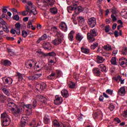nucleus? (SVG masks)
I'll list each match as a JSON object with an SVG mask.
<instances>
[{"label": "nucleus", "mask_w": 127, "mask_h": 127, "mask_svg": "<svg viewBox=\"0 0 127 127\" xmlns=\"http://www.w3.org/2000/svg\"><path fill=\"white\" fill-rule=\"evenodd\" d=\"M126 93H127V92L126 91V88L125 86L122 87L118 90V94L119 95H120V96H125Z\"/></svg>", "instance_id": "nucleus-14"}, {"label": "nucleus", "mask_w": 127, "mask_h": 127, "mask_svg": "<svg viewBox=\"0 0 127 127\" xmlns=\"http://www.w3.org/2000/svg\"><path fill=\"white\" fill-rule=\"evenodd\" d=\"M56 76V73L54 72V71H52V73L48 76L49 79H52L51 77H55Z\"/></svg>", "instance_id": "nucleus-52"}, {"label": "nucleus", "mask_w": 127, "mask_h": 127, "mask_svg": "<svg viewBox=\"0 0 127 127\" xmlns=\"http://www.w3.org/2000/svg\"><path fill=\"white\" fill-rule=\"evenodd\" d=\"M121 65L122 67H126V66H127V60L122 61L121 63Z\"/></svg>", "instance_id": "nucleus-43"}, {"label": "nucleus", "mask_w": 127, "mask_h": 127, "mask_svg": "<svg viewBox=\"0 0 127 127\" xmlns=\"http://www.w3.org/2000/svg\"><path fill=\"white\" fill-rule=\"evenodd\" d=\"M23 77H24V75H23L22 74L18 72H16V78L18 79V81H19V82L23 80Z\"/></svg>", "instance_id": "nucleus-20"}, {"label": "nucleus", "mask_w": 127, "mask_h": 127, "mask_svg": "<svg viewBox=\"0 0 127 127\" xmlns=\"http://www.w3.org/2000/svg\"><path fill=\"white\" fill-rule=\"evenodd\" d=\"M27 4V5L25 6V8L28 7V8L29 9V11L30 12L33 13L34 15H36V14L37 13V10H36V9L35 8V6L33 5V3H32L31 1H28Z\"/></svg>", "instance_id": "nucleus-5"}, {"label": "nucleus", "mask_w": 127, "mask_h": 127, "mask_svg": "<svg viewBox=\"0 0 127 127\" xmlns=\"http://www.w3.org/2000/svg\"><path fill=\"white\" fill-rule=\"evenodd\" d=\"M63 102V99L62 97H60L59 95H56L55 97V100L54 101L55 105H61Z\"/></svg>", "instance_id": "nucleus-8"}, {"label": "nucleus", "mask_w": 127, "mask_h": 127, "mask_svg": "<svg viewBox=\"0 0 127 127\" xmlns=\"http://www.w3.org/2000/svg\"><path fill=\"white\" fill-rule=\"evenodd\" d=\"M0 23L2 24V27L4 31L6 33L8 32V29H7V27L6 26V22L1 18H0Z\"/></svg>", "instance_id": "nucleus-10"}, {"label": "nucleus", "mask_w": 127, "mask_h": 127, "mask_svg": "<svg viewBox=\"0 0 127 127\" xmlns=\"http://www.w3.org/2000/svg\"><path fill=\"white\" fill-rule=\"evenodd\" d=\"M98 67L99 68V70H101V72H107V67L105 64H101L98 66Z\"/></svg>", "instance_id": "nucleus-23"}, {"label": "nucleus", "mask_w": 127, "mask_h": 127, "mask_svg": "<svg viewBox=\"0 0 127 127\" xmlns=\"http://www.w3.org/2000/svg\"><path fill=\"white\" fill-rule=\"evenodd\" d=\"M38 63L37 65L36 64V66L38 68H41V69H39L40 71V70H42V69H43V67H44V66H43V63L42 62H38Z\"/></svg>", "instance_id": "nucleus-31"}, {"label": "nucleus", "mask_w": 127, "mask_h": 127, "mask_svg": "<svg viewBox=\"0 0 127 127\" xmlns=\"http://www.w3.org/2000/svg\"><path fill=\"white\" fill-rule=\"evenodd\" d=\"M122 54L123 55H127V48H124L122 50Z\"/></svg>", "instance_id": "nucleus-53"}, {"label": "nucleus", "mask_w": 127, "mask_h": 127, "mask_svg": "<svg viewBox=\"0 0 127 127\" xmlns=\"http://www.w3.org/2000/svg\"><path fill=\"white\" fill-rule=\"evenodd\" d=\"M47 2L45 3V5H44V7L48 8L49 7H51V6L54 5V0H47Z\"/></svg>", "instance_id": "nucleus-11"}, {"label": "nucleus", "mask_w": 127, "mask_h": 127, "mask_svg": "<svg viewBox=\"0 0 127 127\" xmlns=\"http://www.w3.org/2000/svg\"><path fill=\"white\" fill-rule=\"evenodd\" d=\"M81 51L82 53H85V54H89V53H90V50L83 47L81 48Z\"/></svg>", "instance_id": "nucleus-30"}, {"label": "nucleus", "mask_w": 127, "mask_h": 127, "mask_svg": "<svg viewBox=\"0 0 127 127\" xmlns=\"http://www.w3.org/2000/svg\"><path fill=\"white\" fill-rule=\"evenodd\" d=\"M93 117L95 120L97 119H100L102 117V114H100L99 113H95L93 114Z\"/></svg>", "instance_id": "nucleus-35"}, {"label": "nucleus", "mask_w": 127, "mask_h": 127, "mask_svg": "<svg viewBox=\"0 0 127 127\" xmlns=\"http://www.w3.org/2000/svg\"><path fill=\"white\" fill-rule=\"evenodd\" d=\"M74 34H75V32H74V31H71L69 33L68 38L69 40H70V41H73L74 39V36L73 35Z\"/></svg>", "instance_id": "nucleus-27"}, {"label": "nucleus", "mask_w": 127, "mask_h": 127, "mask_svg": "<svg viewBox=\"0 0 127 127\" xmlns=\"http://www.w3.org/2000/svg\"><path fill=\"white\" fill-rule=\"evenodd\" d=\"M67 11L69 12V13H71L72 12V10H75V8L72 6H69L67 7Z\"/></svg>", "instance_id": "nucleus-44"}, {"label": "nucleus", "mask_w": 127, "mask_h": 127, "mask_svg": "<svg viewBox=\"0 0 127 127\" xmlns=\"http://www.w3.org/2000/svg\"><path fill=\"white\" fill-rule=\"evenodd\" d=\"M5 100H6V97L4 96L3 94H0V102L1 103H4Z\"/></svg>", "instance_id": "nucleus-36"}, {"label": "nucleus", "mask_w": 127, "mask_h": 127, "mask_svg": "<svg viewBox=\"0 0 127 127\" xmlns=\"http://www.w3.org/2000/svg\"><path fill=\"white\" fill-rule=\"evenodd\" d=\"M123 117L124 118H127V110L124 111Z\"/></svg>", "instance_id": "nucleus-64"}, {"label": "nucleus", "mask_w": 127, "mask_h": 127, "mask_svg": "<svg viewBox=\"0 0 127 127\" xmlns=\"http://www.w3.org/2000/svg\"><path fill=\"white\" fill-rule=\"evenodd\" d=\"M68 87L70 89H75V87H76V83H75V82H70L68 85Z\"/></svg>", "instance_id": "nucleus-39"}, {"label": "nucleus", "mask_w": 127, "mask_h": 127, "mask_svg": "<svg viewBox=\"0 0 127 127\" xmlns=\"http://www.w3.org/2000/svg\"><path fill=\"white\" fill-rule=\"evenodd\" d=\"M87 23L89 25L90 27L93 28V27H95L96 26L97 21L96 20L95 17H91L88 19Z\"/></svg>", "instance_id": "nucleus-7"}, {"label": "nucleus", "mask_w": 127, "mask_h": 127, "mask_svg": "<svg viewBox=\"0 0 127 127\" xmlns=\"http://www.w3.org/2000/svg\"><path fill=\"white\" fill-rule=\"evenodd\" d=\"M104 49L107 51H111L112 50V47L111 46H104Z\"/></svg>", "instance_id": "nucleus-51"}, {"label": "nucleus", "mask_w": 127, "mask_h": 127, "mask_svg": "<svg viewBox=\"0 0 127 127\" xmlns=\"http://www.w3.org/2000/svg\"><path fill=\"white\" fill-rule=\"evenodd\" d=\"M40 38V39H41L42 40H45V39H47V35L46 34H44Z\"/></svg>", "instance_id": "nucleus-56"}, {"label": "nucleus", "mask_w": 127, "mask_h": 127, "mask_svg": "<svg viewBox=\"0 0 127 127\" xmlns=\"http://www.w3.org/2000/svg\"><path fill=\"white\" fill-rule=\"evenodd\" d=\"M113 90L112 89H107L106 90L107 94H108V95H113Z\"/></svg>", "instance_id": "nucleus-58"}, {"label": "nucleus", "mask_w": 127, "mask_h": 127, "mask_svg": "<svg viewBox=\"0 0 127 127\" xmlns=\"http://www.w3.org/2000/svg\"><path fill=\"white\" fill-rule=\"evenodd\" d=\"M110 10H111V12L113 14H116L117 13V12L118 11V10L117 9V8L113 6L110 9Z\"/></svg>", "instance_id": "nucleus-38"}, {"label": "nucleus", "mask_w": 127, "mask_h": 127, "mask_svg": "<svg viewBox=\"0 0 127 127\" xmlns=\"http://www.w3.org/2000/svg\"><path fill=\"white\" fill-rule=\"evenodd\" d=\"M83 38H84V37H83L82 34L80 33H78L77 34H76L75 37L76 40L79 42L81 41Z\"/></svg>", "instance_id": "nucleus-28"}, {"label": "nucleus", "mask_w": 127, "mask_h": 127, "mask_svg": "<svg viewBox=\"0 0 127 127\" xmlns=\"http://www.w3.org/2000/svg\"><path fill=\"white\" fill-rule=\"evenodd\" d=\"M7 106L11 108V113L14 116V117H19V116L21 115L22 108L21 106H16V105L13 102H8Z\"/></svg>", "instance_id": "nucleus-1"}, {"label": "nucleus", "mask_w": 127, "mask_h": 127, "mask_svg": "<svg viewBox=\"0 0 127 127\" xmlns=\"http://www.w3.org/2000/svg\"><path fill=\"white\" fill-rule=\"evenodd\" d=\"M59 28L60 29L63 30V31H64V32H66L67 30H68V28L67 27V25L66 24V23L64 22H62L59 26Z\"/></svg>", "instance_id": "nucleus-12"}, {"label": "nucleus", "mask_w": 127, "mask_h": 127, "mask_svg": "<svg viewBox=\"0 0 127 127\" xmlns=\"http://www.w3.org/2000/svg\"><path fill=\"white\" fill-rule=\"evenodd\" d=\"M56 35V36H58V38H59V37H61V39H62V38L64 37V35L61 33V32H60V31H59L58 33Z\"/></svg>", "instance_id": "nucleus-50"}, {"label": "nucleus", "mask_w": 127, "mask_h": 127, "mask_svg": "<svg viewBox=\"0 0 127 127\" xmlns=\"http://www.w3.org/2000/svg\"><path fill=\"white\" fill-rule=\"evenodd\" d=\"M30 127H38V123L36 121L34 120L30 124Z\"/></svg>", "instance_id": "nucleus-37"}, {"label": "nucleus", "mask_w": 127, "mask_h": 127, "mask_svg": "<svg viewBox=\"0 0 127 127\" xmlns=\"http://www.w3.org/2000/svg\"><path fill=\"white\" fill-rule=\"evenodd\" d=\"M27 35H28V34L27 33V32H26V31L25 30H23L22 32V36H23V37H26V36H27Z\"/></svg>", "instance_id": "nucleus-54"}, {"label": "nucleus", "mask_w": 127, "mask_h": 127, "mask_svg": "<svg viewBox=\"0 0 127 127\" xmlns=\"http://www.w3.org/2000/svg\"><path fill=\"white\" fill-rule=\"evenodd\" d=\"M25 9V10H24L21 12H19L20 14H21L23 16H26L27 14H28V13H30V14H31V12L29 11V9L28 7H26Z\"/></svg>", "instance_id": "nucleus-18"}, {"label": "nucleus", "mask_w": 127, "mask_h": 127, "mask_svg": "<svg viewBox=\"0 0 127 127\" xmlns=\"http://www.w3.org/2000/svg\"><path fill=\"white\" fill-rule=\"evenodd\" d=\"M84 9H85V8H83L81 6H79L74 8V11L75 13L72 15L73 17L71 19L72 21H73L74 24H77V21H76V17L75 16H76L77 14H79L80 12H82V11H83Z\"/></svg>", "instance_id": "nucleus-4"}, {"label": "nucleus", "mask_w": 127, "mask_h": 127, "mask_svg": "<svg viewBox=\"0 0 127 127\" xmlns=\"http://www.w3.org/2000/svg\"><path fill=\"white\" fill-rule=\"evenodd\" d=\"M54 127H69V123H59L57 120H54L53 122Z\"/></svg>", "instance_id": "nucleus-6"}, {"label": "nucleus", "mask_w": 127, "mask_h": 127, "mask_svg": "<svg viewBox=\"0 0 127 127\" xmlns=\"http://www.w3.org/2000/svg\"><path fill=\"white\" fill-rule=\"evenodd\" d=\"M109 110H110V111H111V112H113V110H115V105H114V104L111 103V104L109 105Z\"/></svg>", "instance_id": "nucleus-49"}, {"label": "nucleus", "mask_w": 127, "mask_h": 127, "mask_svg": "<svg viewBox=\"0 0 127 127\" xmlns=\"http://www.w3.org/2000/svg\"><path fill=\"white\" fill-rule=\"evenodd\" d=\"M116 81H119V82H121V84H124V81H125V80L124 79L123 80L121 76H118L116 78Z\"/></svg>", "instance_id": "nucleus-47"}, {"label": "nucleus", "mask_w": 127, "mask_h": 127, "mask_svg": "<svg viewBox=\"0 0 127 127\" xmlns=\"http://www.w3.org/2000/svg\"><path fill=\"white\" fill-rule=\"evenodd\" d=\"M37 5H38L39 7H40L42 4V2H41L42 1V0H37Z\"/></svg>", "instance_id": "nucleus-55"}, {"label": "nucleus", "mask_w": 127, "mask_h": 127, "mask_svg": "<svg viewBox=\"0 0 127 127\" xmlns=\"http://www.w3.org/2000/svg\"><path fill=\"white\" fill-rule=\"evenodd\" d=\"M3 65L6 66H10L11 65V62L8 61V60H5L3 62Z\"/></svg>", "instance_id": "nucleus-34"}, {"label": "nucleus", "mask_w": 127, "mask_h": 127, "mask_svg": "<svg viewBox=\"0 0 127 127\" xmlns=\"http://www.w3.org/2000/svg\"><path fill=\"white\" fill-rule=\"evenodd\" d=\"M37 104V102L36 101V100H34L33 101V104H27L25 105V107L27 108V109H29V110H31L32 108H35L36 107V105Z\"/></svg>", "instance_id": "nucleus-16"}, {"label": "nucleus", "mask_w": 127, "mask_h": 127, "mask_svg": "<svg viewBox=\"0 0 127 127\" xmlns=\"http://www.w3.org/2000/svg\"><path fill=\"white\" fill-rule=\"evenodd\" d=\"M54 45H59L62 42V39L58 38L52 41Z\"/></svg>", "instance_id": "nucleus-21"}, {"label": "nucleus", "mask_w": 127, "mask_h": 127, "mask_svg": "<svg viewBox=\"0 0 127 127\" xmlns=\"http://www.w3.org/2000/svg\"><path fill=\"white\" fill-rule=\"evenodd\" d=\"M98 45H99V44L98 43H96L95 44L92 45L90 47V48L92 50H94V49H96V48H97Z\"/></svg>", "instance_id": "nucleus-48"}, {"label": "nucleus", "mask_w": 127, "mask_h": 127, "mask_svg": "<svg viewBox=\"0 0 127 127\" xmlns=\"http://www.w3.org/2000/svg\"><path fill=\"white\" fill-rule=\"evenodd\" d=\"M52 30L54 32V33H56V35H57V34L59 33V30L57 29V27H53L52 28Z\"/></svg>", "instance_id": "nucleus-40"}, {"label": "nucleus", "mask_w": 127, "mask_h": 127, "mask_svg": "<svg viewBox=\"0 0 127 127\" xmlns=\"http://www.w3.org/2000/svg\"><path fill=\"white\" fill-rule=\"evenodd\" d=\"M105 30L106 32H109V31H110V26L108 25V26H105Z\"/></svg>", "instance_id": "nucleus-63"}, {"label": "nucleus", "mask_w": 127, "mask_h": 127, "mask_svg": "<svg viewBox=\"0 0 127 127\" xmlns=\"http://www.w3.org/2000/svg\"><path fill=\"white\" fill-rule=\"evenodd\" d=\"M1 89L3 92V93L6 95V96H10V93H9V91L8 90H7V88H6V86H3L1 87Z\"/></svg>", "instance_id": "nucleus-25"}, {"label": "nucleus", "mask_w": 127, "mask_h": 127, "mask_svg": "<svg viewBox=\"0 0 127 127\" xmlns=\"http://www.w3.org/2000/svg\"><path fill=\"white\" fill-rule=\"evenodd\" d=\"M97 31H98L97 29H93L87 33V39L90 42H94V41L96 40L94 37L98 35Z\"/></svg>", "instance_id": "nucleus-3"}, {"label": "nucleus", "mask_w": 127, "mask_h": 127, "mask_svg": "<svg viewBox=\"0 0 127 127\" xmlns=\"http://www.w3.org/2000/svg\"><path fill=\"white\" fill-rule=\"evenodd\" d=\"M27 125V122L26 121H21V122L20 123V127H24Z\"/></svg>", "instance_id": "nucleus-45"}, {"label": "nucleus", "mask_w": 127, "mask_h": 127, "mask_svg": "<svg viewBox=\"0 0 127 127\" xmlns=\"http://www.w3.org/2000/svg\"><path fill=\"white\" fill-rule=\"evenodd\" d=\"M50 11L51 12V13H53V14H56V13H57V12H58V10L56 7H54L53 8H51L50 9Z\"/></svg>", "instance_id": "nucleus-33"}, {"label": "nucleus", "mask_w": 127, "mask_h": 127, "mask_svg": "<svg viewBox=\"0 0 127 127\" xmlns=\"http://www.w3.org/2000/svg\"><path fill=\"white\" fill-rule=\"evenodd\" d=\"M111 18L112 19L113 21H116L117 20V17H116L114 14L111 15Z\"/></svg>", "instance_id": "nucleus-62"}, {"label": "nucleus", "mask_w": 127, "mask_h": 127, "mask_svg": "<svg viewBox=\"0 0 127 127\" xmlns=\"http://www.w3.org/2000/svg\"><path fill=\"white\" fill-rule=\"evenodd\" d=\"M104 61H105V59H104V58L99 56H97V63H99V64L103 63Z\"/></svg>", "instance_id": "nucleus-32"}, {"label": "nucleus", "mask_w": 127, "mask_h": 127, "mask_svg": "<svg viewBox=\"0 0 127 127\" xmlns=\"http://www.w3.org/2000/svg\"><path fill=\"white\" fill-rule=\"evenodd\" d=\"M13 19L14 20H16V21L19 20V16H18V15H15L13 16Z\"/></svg>", "instance_id": "nucleus-59"}, {"label": "nucleus", "mask_w": 127, "mask_h": 127, "mask_svg": "<svg viewBox=\"0 0 127 127\" xmlns=\"http://www.w3.org/2000/svg\"><path fill=\"white\" fill-rule=\"evenodd\" d=\"M43 47L45 50H50L51 49V45L48 42L44 43L43 44Z\"/></svg>", "instance_id": "nucleus-19"}, {"label": "nucleus", "mask_w": 127, "mask_h": 127, "mask_svg": "<svg viewBox=\"0 0 127 127\" xmlns=\"http://www.w3.org/2000/svg\"><path fill=\"white\" fill-rule=\"evenodd\" d=\"M62 95L64 98H68L69 97V94L68 93V90L66 89H63L62 91Z\"/></svg>", "instance_id": "nucleus-22"}, {"label": "nucleus", "mask_w": 127, "mask_h": 127, "mask_svg": "<svg viewBox=\"0 0 127 127\" xmlns=\"http://www.w3.org/2000/svg\"><path fill=\"white\" fill-rule=\"evenodd\" d=\"M28 120V118L27 117V115H23L22 117L21 118V121L23 122H26L27 123V120Z\"/></svg>", "instance_id": "nucleus-41"}, {"label": "nucleus", "mask_w": 127, "mask_h": 127, "mask_svg": "<svg viewBox=\"0 0 127 127\" xmlns=\"http://www.w3.org/2000/svg\"><path fill=\"white\" fill-rule=\"evenodd\" d=\"M49 56H53V57H55L56 56V53H55L54 52H52L49 53Z\"/></svg>", "instance_id": "nucleus-60"}, {"label": "nucleus", "mask_w": 127, "mask_h": 127, "mask_svg": "<svg viewBox=\"0 0 127 127\" xmlns=\"http://www.w3.org/2000/svg\"><path fill=\"white\" fill-rule=\"evenodd\" d=\"M45 86L42 85V83L41 84H38L36 86V89L37 91H43L44 88H45Z\"/></svg>", "instance_id": "nucleus-26"}, {"label": "nucleus", "mask_w": 127, "mask_h": 127, "mask_svg": "<svg viewBox=\"0 0 127 127\" xmlns=\"http://www.w3.org/2000/svg\"><path fill=\"white\" fill-rule=\"evenodd\" d=\"M44 124H47L50 123V117L48 115H45L44 119Z\"/></svg>", "instance_id": "nucleus-29"}, {"label": "nucleus", "mask_w": 127, "mask_h": 127, "mask_svg": "<svg viewBox=\"0 0 127 127\" xmlns=\"http://www.w3.org/2000/svg\"><path fill=\"white\" fill-rule=\"evenodd\" d=\"M36 98L37 100L40 102H42V103H46V101H47V99L42 95H37Z\"/></svg>", "instance_id": "nucleus-13"}, {"label": "nucleus", "mask_w": 127, "mask_h": 127, "mask_svg": "<svg viewBox=\"0 0 127 127\" xmlns=\"http://www.w3.org/2000/svg\"><path fill=\"white\" fill-rule=\"evenodd\" d=\"M20 26H21V24L19 22H17L15 25V29L16 31V33L18 35L20 34Z\"/></svg>", "instance_id": "nucleus-15"}, {"label": "nucleus", "mask_w": 127, "mask_h": 127, "mask_svg": "<svg viewBox=\"0 0 127 127\" xmlns=\"http://www.w3.org/2000/svg\"><path fill=\"white\" fill-rule=\"evenodd\" d=\"M78 20L80 26H82V25H84V24H85V20L84 19V17H79L78 18Z\"/></svg>", "instance_id": "nucleus-24"}, {"label": "nucleus", "mask_w": 127, "mask_h": 127, "mask_svg": "<svg viewBox=\"0 0 127 127\" xmlns=\"http://www.w3.org/2000/svg\"><path fill=\"white\" fill-rule=\"evenodd\" d=\"M2 81H4V82L5 84H8V85H11V84H12V82H13L12 78L6 76H4L2 78Z\"/></svg>", "instance_id": "nucleus-9"}, {"label": "nucleus", "mask_w": 127, "mask_h": 127, "mask_svg": "<svg viewBox=\"0 0 127 127\" xmlns=\"http://www.w3.org/2000/svg\"><path fill=\"white\" fill-rule=\"evenodd\" d=\"M55 61L53 60H50L49 61V63H51V64H52V63H53V65H54V64H55L56 63V58H55Z\"/></svg>", "instance_id": "nucleus-61"}, {"label": "nucleus", "mask_w": 127, "mask_h": 127, "mask_svg": "<svg viewBox=\"0 0 127 127\" xmlns=\"http://www.w3.org/2000/svg\"><path fill=\"white\" fill-rule=\"evenodd\" d=\"M28 62H29V63H30L31 64H32L33 65L34 64L35 66H36V64H37V62H36V61H35V60L33 59V60H30L27 61Z\"/></svg>", "instance_id": "nucleus-46"}, {"label": "nucleus", "mask_w": 127, "mask_h": 127, "mask_svg": "<svg viewBox=\"0 0 127 127\" xmlns=\"http://www.w3.org/2000/svg\"><path fill=\"white\" fill-rule=\"evenodd\" d=\"M56 73L57 75L58 78H59V77H60V76H61V71H60L59 70H57L56 71Z\"/></svg>", "instance_id": "nucleus-57"}, {"label": "nucleus", "mask_w": 127, "mask_h": 127, "mask_svg": "<svg viewBox=\"0 0 127 127\" xmlns=\"http://www.w3.org/2000/svg\"><path fill=\"white\" fill-rule=\"evenodd\" d=\"M1 121L2 126L4 127L9 126V124H10V119L6 112H4L1 114Z\"/></svg>", "instance_id": "nucleus-2"}, {"label": "nucleus", "mask_w": 127, "mask_h": 127, "mask_svg": "<svg viewBox=\"0 0 127 127\" xmlns=\"http://www.w3.org/2000/svg\"><path fill=\"white\" fill-rule=\"evenodd\" d=\"M111 62L113 65H117V59L113 57L111 60Z\"/></svg>", "instance_id": "nucleus-42"}, {"label": "nucleus", "mask_w": 127, "mask_h": 127, "mask_svg": "<svg viewBox=\"0 0 127 127\" xmlns=\"http://www.w3.org/2000/svg\"><path fill=\"white\" fill-rule=\"evenodd\" d=\"M92 72L95 76H99L101 75V71L100 68L94 67L93 68Z\"/></svg>", "instance_id": "nucleus-17"}]
</instances>
